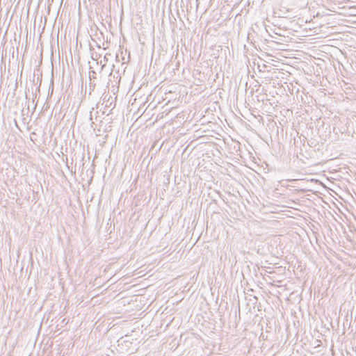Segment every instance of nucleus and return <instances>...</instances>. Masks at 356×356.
I'll return each instance as SVG.
<instances>
[{"instance_id": "obj_1", "label": "nucleus", "mask_w": 356, "mask_h": 356, "mask_svg": "<svg viewBox=\"0 0 356 356\" xmlns=\"http://www.w3.org/2000/svg\"><path fill=\"white\" fill-rule=\"evenodd\" d=\"M95 83L90 81L89 83V88H88L89 89V92H88L89 95H91L92 92H93L95 90Z\"/></svg>"}, {"instance_id": "obj_2", "label": "nucleus", "mask_w": 356, "mask_h": 356, "mask_svg": "<svg viewBox=\"0 0 356 356\" xmlns=\"http://www.w3.org/2000/svg\"><path fill=\"white\" fill-rule=\"evenodd\" d=\"M95 74H96V72L95 71H91L90 72V81L92 79H95Z\"/></svg>"}, {"instance_id": "obj_3", "label": "nucleus", "mask_w": 356, "mask_h": 356, "mask_svg": "<svg viewBox=\"0 0 356 356\" xmlns=\"http://www.w3.org/2000/svg\"><path fill=\"white\" fill-rule=\"evenodd\" d=\"M111 54H106L105 56H104V60H108V56H110Z\"/></svg>"}]
</instances>
